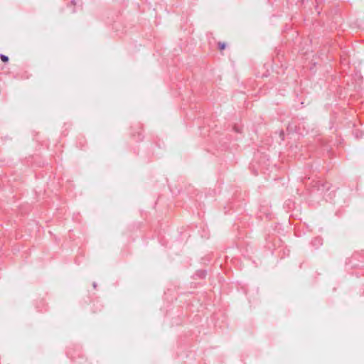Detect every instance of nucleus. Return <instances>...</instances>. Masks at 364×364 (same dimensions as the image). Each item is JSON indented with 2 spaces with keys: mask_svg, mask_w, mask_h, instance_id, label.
Here are the masks:
<instances>
[{
  "mask_svg": "<svg viewBox=\"0 0 364 364\" xmlns=\"http://www.w3.org/2000/svg\"><path fill=\"white\" fill-rule=\"evenodd\" d=\"M1 60H2L4 62H6V61H8V58H7L6 56H5V55H1Z\"/></svg>",
  "mask_w": 364,
  "mask_h": 364,
  "instance_id": "nucleus-1",
  "label": "nucleus"
}]
</instances>
